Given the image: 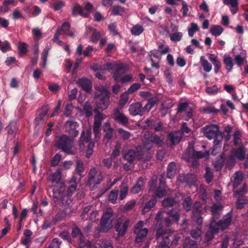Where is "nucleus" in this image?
<instances>
[{"label":"nucleus","instance_id":"1","mask_svg":"<svg viewBox=\"0 0 248 248\" xmlns=\"http://www.w3.org/2000/svg\"><path fill=\"white\" fill-rule=\"evenodd\" d=\"M54 146L67 155H74L76 152L75 140L66 134H63L56 137Z\"/></svg>","mask_w":248,"mask_h":248},{"label":"nucleus","instance_id":"2","mask_svg":"<svg viewBox=\"0 0 248 248\" xmlns=\"http://www.w3.org/2000/svg\"><path fill=\"white\" fill-rule=\"evenodd\" d=\"M202 130L208 139H214V148L211 154L215 155V152L221 144L223 138L222 133L219 130L218 126L216 124L206 125L202 128Z\"/></svg>","mask_w":248,"mask_h":248},{"label":"nucleus","instance_id":"3","mask_svg":"<svg viewBox=\"0 0 248 248\" xmlns=\"http://www.w3.org/2000/svg\"><path fill=\"white\" fill-rule=\"evenodd\" d=\"M109 97L110 93L105 87L100 86L96 88L94 95L96 107L94 112L96 109L98 111L99 109H106L109 105Z\"/></svg>","mask_w":248,"mask_h":248},{"label":"nucleus","instance_id":"4","mask_svg":"<svg viewBox=\"0 0 248 248\" xmlns=\"http://www.w3.org/2000/svg\"><path fill=\"white\" fill-rule=\"evenodd\" d=\"M231 221L232 217L230 216L225 217L218 222L212 220L209 226V230L205 234L207 241L212 239L214 235L217 233L219 230H225L230 224Z\"/></svg>","mask_w":248,"mask_h":248},{"label":"nucleus","instance_id":"5","mask_svg":"<svg viewBox=\"0 0 248 248\" xmlns=\"http://www.w3.org/2000/svg\"><path fill=\"white\" fill-rule=\"evenodd\" d=\"M208 154L207 152H196L192 147L187 149L183 155V158L190 167L195 169L197 168L199 165L198 159L204 157Z\"/></svg>","mask_w":248,"mask_h":248},{"label":"nucleus","instance_id":"6","mask_svg":"<svg viewBox=\"0 0 248 248\" xmlns=\"http://www.w3.org/2000/svg\"><path fill=\"white\" fill-rule=\"evenodd\" d=\"M65 191L64 183H60L57 186H55L53 188V199L55 202L60 201L62 206L67 207L71 204L72 201L69 198L70 196L64 195Z\"/></svg>","mask_w":248,"mask_h":248},{"label":"nucleus","instance_id":"7","mask_svg":"<svg viewBox=\"0 0 248 248\" xmlns=\"http://www.w3.org/2000/svg\"><path fill=\"white\" fill-rule=\"evenodd\" d=\"M115 219V216L111 208H108L103 214L98 229L99 232L107 233L113 227V222Z\"/></svg>","mask_w":248,"mask_h":248},{"label":"nucleus","instance_id":"8","mask_svg":"<svg viewBox=\"0 0 248 248\" xmlns=\"http://www.w3.org/2000/svg\"><path fill=\"white\" fill-rule=\"evenodd\" d=\"M102 180V173L101 172H98L95 168H93L89 172L87 185L89 186H94L99 184Z\"/></svg>","mask_w":248,"mask_h":248},{"label":"nucleus","instance_id":"9","mask_svg":"<svg viewBox=\"0 0 248 248\" xmlns=\"http://www.w3.org/2000/svg\"><path fill=\"white\" fill-rule=\"evenodd\" d=\"M201 205L199 202H196L194 203L192 211V220L196 224L198 227L202 226V217L201 216Z\"/></svg>","mask_w":248,"mask_h":248},{"label":"nucleus","instance_id":"10","mask_svg":"<svg viewBox=\"0 0 248 248\" xmlns=\"http://www.w3.org/2000/svg\"><path fill=\"white\" fill-rule=\"evenodd\" d=\"M129 224V220L128 219L124 220L121 218L117 219L114 226V229L118 233L117 238L125 235Z\"/></svg>","mask_w":248,"mask_h":248},{"label":"nucleus","instance_id":"11","mask_svg":"<svg viewBox=\"0 0 248 248\" xmlns=\"http://www.w3.org/2000/svg\"><path fill=\"white\" fill-rule=\"evenodd\" d=\"M95 113L94 121L93 124V132L94 135L95 139L97 140L100 138V127L103 118L101 113L97 109L95 110Z\"/></svg>","mask_w":248,"mask_h":248},{"label":"nucleus","instance_id":"12","mask_svg":"<svg viewBox=\"0 0 248 248\" xmlns=\"http://www.w3.org/2000/svg\"><path fill=\"white\" fill-rule=\"evenodd\" d=\"M64 126L65 129V133L69 135V137L73 138V139L75 140L79 133L77 130L78 127V123L73 121H68L64 124Z\"/></svg>","mask_w":248,"mask_h":248},{"label":"nucleus","instance_id":"13","mask_svg":"<svg viewBox=\"0 0 248 248\" xmlns=\"http://www.w3.org/2000/svg\"><path fill=\"white\" fill-rule=\"evenodd\" d=\"M154 192L155 193L152 195V196H155V198H161L168 194V191L166 189V182L163 175H161L159 179V186Z\"/></svg>","mask_w":248,"mask_h":248},{"label":"nucleus","instance_id":"14","mask_svg":"<svg viewBox=\"0 0 248 248\" xmlns=\"http://www.w3.org/2000/svg\"><path fill=\"white\" fill-rule=\"evenodd\" d=\"M122 156L124 159L129 163H132L136 159L140 160L142 158L140 153L136 152L134 150H128L126 152H122Z\"/></svg>","mask_w":248,"mask_h":248},{"label":"nucleus","instance_id":"15","mask_svg":"<svg viewBox=\"0 0 248 248\" xmlns=\"http://www.w3.org/2000/svg\"><path fill=\"white\" fill-rule=\"evenodd\" d=\"M129 113L132 116L143 115V112L146 111L144 107H143L141 102H138L130 105L129 108Z\"/></svg>","mask_w":248,"mask_h":248},{"label":"nucleus","instance_id":"16","mask_svg":"<svg viewBox=\"0 0 248 248\" xmlns=\"http://www.w3.org/2000/svg\"><path fill=\"white\" fill-rule=\"evenodd\" d=\"M178 180L181 183H186L189 186L194 185L197 181L196 176L193 173L181 174Z\"/></svg>","mask_w":248,"mask_h":248},{"label":"nucleus","instance_id":"17","mask_svg":"<svg viewBox=\"0 0 248 248\" xmlns=\"http://www.w3.org/2000/svg\"><path fill=\"white\" fill-rule=\"evenodd\" d=\"M91 130H88L86 132L82 130L80 139L78 140V144L79 149L83 150L85 143H89L91 141Z\"/></svg>","mask_w":248,"mask_h":248},{"label":"nucleus","instance_id":"18","mask_svg":"<svg viewBox=\"0 0 248 248\" xmlns=\"http://www.w3.org/2000/svg\"><path fill=\"white\" fill-rule=\"evenodd\" d=\"M113 118L123 125H126L128 123L127 117L117 108L114 109Z\"/></svg>","mask_w":248,"mask_h":248},{"label":"nucleus","instance_id":"19","mask_svg":"<svg viewBox=\"0 0 248 248\" xmlns=\"http://www.w3.org/2000/svg\"><path fill=\"white\" fill-rule=\"evenodd\" d=\"M128 70V66L126 64H119L116 65V71L113 75L115 81H119L123 77L124 74Z\"/></svg>","mask_w":248,"mask_h":248},{"label":"nucleus","instance_id":"20","mask_svg":"<svg viewBox=\"0 0 248 248\" xmlns=\"http://www.w3.org/2000/svg\"><path fill=\"white\" fill-rule=\"evenodd\" d=\"M178 196L179 198H181V200H183L182 204L185 211L189 212L191 210H193L194 204H193L192 200L190 197H185L181 193H178Z\"/></svg>","mask_w":248,"mask_h":248},{"label":"nucleus","instance_id":"21","mask_svg":"<svg viewBox=\"0 0 248 248\" xmlns=\"http://www.w3.org/2000/svg\"><path fill=\"white\" fill-rule=\"evenodd\" d=\"M133 232L136 235L135 242L136 243H140L143 241L146 238L148 232V229L144 228L143 230L133 231Z\"/></svg>","mask_w":248,"mask_h":248},{"label":"nucleus","instance_id":"22","mask_svg":"<svg viewBox=\"0 0 248 248\" xmlns=\"http://www.w3.org/2000/svg\"><path fill=\"white\" fill-rule=\"evenodd\" d=\"M103 131L105 133L104 136V140L107 141L111 140L113 137V132L114 129L110 127V123H105L103 126Z\"/></svg>","mask_w":248,"mask_h":248},{"label":"nucleus","instance_id":"23","mask_svg":"<svg viewBox=\"0 0 248 248\" xmlns=\"http://www.w3.org/2000/svg\"><path fill=\"white\" fill-rule=\"evenodd\" d=\"M178 194L174 198H167L162 201V205L165 207H170L178 204L180 202Z\"/></svg>","mask_w":248,"mask_h":248},{"label":"nucleus","instance_id":"24","mask_svg":"<svg viewBox=\"0 0 248 248\" xmlns=\"http://www.w3.org/2000/svg\"><path fill=\"white\" fill-rule=\"evenodd\" d=\"M77 83L87 93H89L91 91L92 87V82L86 78H82L78 79Z\"/></svg>","mask_w":248,"mask_h":248},{"label":"nucleus","instance_id":"25","mask_svg":"<svg viewBox=\"0 0 248 248\" xmlns=\"http://www.w3.org/2000/svg\"><path fill=\"white\" fill-rule=\"evenodd\" d=\"M234 155L239 160H243L246 156V149L244 144H241L239 147L237 149H234L232 150Z\"/></svg>","mask_w":248,"mask_h":248},{"label":"nucleus","instance_id":"26","mask_svg":"<svg viewBox=\"0 0 248 248\" xmlns=\"http://www.w3.org/2000/svg\"><path fill=\"white\" fill-rule=\"evenodd\" d=\"M49 109V107L47 105L43 106L42 107L41 109L39 111L38 116L35 119L36 126L39 125L40 121L44 120V117L47 114Z\"/></svg>","mask_w":248,"mask_h":248},{"label":"nucleus","instance_id":"27","mask_svg":"<svg viewBox=\"0 0 248 248\" xmlns=\"http://www.w3.org/2000/svg\"><path fill=\"white\" fill-rule=\"evenodd\" d=\"M183 133L180 131L170 132L169 134L170 140L172 144H178L182 140Z\"/></svg>","mask_w":248,"mask_h":248},{"label":"nucleus","instance_id":"28","mask_svg":"<svg viewBox=\"0 0 248 248\" xmlns=\"http://www.w3.org/2000/svg\"><path fill=\"white\" fill-rule=\"evenodd\" d=\"M62 178V173L61 171L58 170L54 173L51 174L49 175L48 180L51 182L56 184V185L53 186H57L58 185L61 183H64L62 181H61Z\"/></svg>","mask_w":248,"mask_h":248},{"label":"nucleus","instance_id":"29","mask_svg":"<svg viewBox=\"0 0 248 248\" xmlns=\"http://www.w3.org/2000/svg\"><path fill=\"white\" fill-rule=\"evenodd\" d=\"M202 227L196 226V225L193 224V228L190 232V235L193 238L197 240H201L202 235Z\"/></svg>","mask_w":248,"mask_h":248},{"label":"nucleus","instance_id":"30","mask_svg":"<svg viewBox=\"0 0 248 248\" xmlns=\"http://www.w3.org/2000/svg\"><path fill=\"white\" fill-rule=\"evenodd\" d=\"M164 137L162 135L158 136L156 134H152L149 138V140L158 147H161L164 144Z\"/></svg>","mask_w":248,"mask_h":248},{"label":"nucleus","instance_id":"31","mask_svg":"<svg viewBox=\"0 0 248 248\" xmlns=\"http://www.w3.org/2000/svg\"><path fill=\"white\" fill-rule=\"evenodd\" d=\"M94 109L93 108L91 103L88 101L85 103L83 108L80 109V112H83L86 117H90L93 115Z\"/></svg>","mask_w":248,"mask_h":248},{"label":"nucleus","instance_id":"32","mask_svg":"<svg viewBox=\"0 0 248 248\" xmlns=\"http://www.w3.org/2000/svg\"><path fill=\"white\" fill-rule=\"evenodd\" d=\"M222 205L220 203L214 204L211 207V211L212 213V220H216L219 217V212L221 211Z\"/></svg>","mask_w":248,"mask_h":248},{"label":"nucleus","instance_id":"33","mask_svg":"<svg viewBox=\"0 0 248 248\" xmlns=\"http://www.w3.org/2000/svg\"><path fill=\"white\" fill-rule=\"evenodd\" d=\"M158 102L159 99L157 96L149 98L148 99V103L144 106V109L146 112H149L153 107L158 104Z\"/></svg>","mask_w":248,"mask_h":248},{"label":"nucleus","instance_id":"34","mask_svg":"<svg viewBox=\"0 0 248 248\" xmlns=\"http://www.w3.org/2000/svg\"><path fill=\"white\" fill-rule=\"evenodd\" d=\"M144 182L141 178H140L136 184L133 186L131 189V192L133 194H137L141 191L144 186Z\"/></svg>","mask_w":248,"mask_h":248},{"label":"nucleus","instance_id":"35","mask_svg":"<svg viewBox=\"0 0 248 248\" xmlns=\"http://www.w3.org/2000/svg\"><path fill=\"white\" fill-rule=\"evenodd\" d=\"M78 13L85 17H88L89 15L88 13H84L83 9L82 7L76 4L72 9V15L74 16H76Z\"/></svg>","mask_w":248,"mask_h":248},{"label":"nucleus","instance_id":"36","mask_svg":"<svg viewBox=\"0 0 248 248\" xmlns=\"http://www.w3.org/2000/svg\"><path fill=\"white\" fill-rule=\"evenodd\" d=\"M156 200L155 196H152V199L147 202L142 210L143 214L148 212L156 204Z\"/></svg>","mask_w":248,"mask_h":248},{"label":"nucleus","instance_id":"37","mask_svg":"<svg viewBox=\"0 0 248 248\" xmlns=\"http://www.w3.org/2000/svg\"><path fill=\"white\" fill-rule=\"evenodd\" d=\"M209 58L210 61L213 63L215 66V72L217 73L221 67V63L218 60L217 56L213 54H209Z\"/></svg>","mask_w":248,"mask_h":248},{"label":"nucleus","instance_id":"38","mask_svg":"<svg viewBox=\"0 0 248 248\" xmlns=\"http://www.w3.org/2000/svg\"><path fill=\"white\" fill-rule=\"evenodd\" d=\"M84 170L83 162L81 160H78L76 162L75 172L77 174L80 176L79 179H81L84 176Z\"/></svg>","mask_w":248,"mask_h":248},{"label":"nucleus","instance_id":"39","mask_svg":"<svg viewBox=\"0 0 248 248\" xmlns=\"http://www.w3.org/2000/svg\"><path fill=\"white\" fill-rule=\"evenodd\" d=\"M176 165L174 162L169 163L167 167V177L169 178H172L176 173Z\"/></svg>","mask_w":248,"mask_h":248},{"label":"nucleus","instance_id":"40","mask_svg":"<svg viewBox=\"0 0 248 248\" xmlns=\"http://www.w3.org/2000/svg\"><path fill=\"white\" fill-rule=\"evenodd\" d=\"M233 142L235 146L243 144L242 142L241 134L238 130H235L233 134Z\"/></svg>","mask_w":248,"mask_h":248},{"label":"nucleus","instance_id":"41","mask_svg":"<svg viewBox=\"0 0 248 248\" xmlns=\"http://www.w3.org/2000/svg\"><path fill=\"white\" fill-rule=\"evenodd\" d=\"M197 246L196 241L192 240L190 237H187L185 239L183 243L184 248H196Z\"/></svg>","mask_w":248,"mask_h":248},{"label":"nucleus","instance_id":"42","mask_svg":"<svg viewBox=\"0 0 248 248\" xmlns=\"http://www.w3.org/2000/svg\"><path fill=\"white\" fill-rule=\"evenodd\" d=\"M234 175L233 187V188H236L241 184L243 179V176L242 173L238 171L236 172Z\"/></svg>","mask_w":248,"mask_h":248},{"label":"nucleus","instance_id":"43","mask_svg":"<svg viewBox=\"0 0 248 248\" xmlns=\"http://www.w3.org/2000/svg\"><path fill=\"white\" fill-rule=\"evenodd\" d=\"M117 130L120 137L124 140H128L132 135L130 132L122 128H118Z\"/></svg>","mask_w":248,"mask_h":248},{"label":"nucleus","instance_id":"44","mask_svg":"<svg viewBox=\"0 0 248 248\" xmlns=\"http://www.w3.org/2000/svg\"><path fill=\"white\" fill-rule=\"evenodd\" d=\"M200 62L203 70L206 72H210L212 69V65L208 61L205 59L203 56H202L200 59Z\"/></svg>","mask_w":248,"mask_h":248},{"label":"nucleus","instance_id":"45","mask_svg":"<svg viewBox=\"0 0 248 248\" xmlns=\"http://www.w3.org/2000/svg\"><path fill=\"white\" fill-rule=\"evenodd\" d=\"M143 31V27L140 24L135 25L131 29V33L135 36L139 35L142 33Z\"/></svg>","mask_w":248,"mask_h":248},{"label":"nucleus","instance_id":"46","mask_svg":"<svg viewBox=\"0 0 248 248\" xmlns=\"http://www.w3.org/2000/svg\"><path fill=\"white\" fill-rule=\"evenodd\" d=\"M128 186L125 183H122L120 186V191L119 198L123 200L127 195L128 192Z\"/></svg>","mask_w":248,"mask_h":248},{"label":"nucleus","instance_id":"47","mask_svg":"<svg viewBox=\"0 0 248 248\" xmlns=\"http://www.w3.org/2000/svg\"><path fill=\"white\" fill-rule=\"evenodd\" d=\"M157 179L156 177H153L149 182V191L154 192L158 186Z\"/></svg>","mask_w":248,"mask_h":248},{"label":"nucleus","instance_id":"48","mask_svg":"<svg viewBox=\"0 0 248 248\" xmlns=\"http://www.w3.org/2000/svg\"><path fill=\"white\" fill-rule=\"evenodd\" d=\"M223 31V28L219 25H215L210 29L211 33L216 36L220 35Z\"/></svg>","mask_w":248,"mask_h":248},{"label":"nucleus","instance_id":"49","mask_svg":"<svg viewBox=\"0 0 248 248\" xmlns=\"http://www.w3.org/2000/svg\"><path fill=\"white\" fill-rule=\"evenodd\" d=\"M94 146V143L93 141H90L87 146L86 150L85 156L87 158H89L93 155V147Z\"/></svg>","mask_w":248,"mask_h":248},{"label":"nucleus","instance_id":"50","mask_svg":"<svg viewBox=\"0 0 248 248\" xmlns=\"http://www.w3.org/2000/svg\"><path fill=\"white\" fill-rule=\"evenodd\" d=\"M248 202V201L245 197H239L237 200L236 207L238 209H242Z\"/></svg>","mask_w":248,"mask_h":248},{"label":"nucleus","instance_id":"51","mask_svg":"<svg viewBox=\"0 0 248 248\" xmlns=\"http://www.w3.org/2000/svg\"><path fill=\"white\" fill-rule=\"evenodd\" d=\"M224 63L226 65V67L228 71H230L233 65L232 59L230 57H225L224 59Z\"/></svg>","mask_w":248,"mask_h":248},{"label":"nucleus","instance_id":"52","mask_svg":"<svg viewBox=\"0 0 248 248\" xmlns=\"http://www.w3.org/2000/svg\"><path fill=\"white\" fill-rule=\"evenodd\" d=\"M169 232V230L157 229L155 234L156 239L159 240V239L163 238L166 236Z\"/></svg>","mask_w":248,"mask_h":248},{"label":"nucleus","instance_id":"53","mask_svg":"<svg viewBox=\"0 0 248 248\" xmlns=\"http://www.w3.org/2000/svg\"><path fill=\"white\" fill-rule=\"evenodd\" d=\"M118 190H112L108 195V201L112 203H114L117 200Z\"/></svg>","mask_w":248,"mask_h":248},{"label":"nucleus","instance_id":"54","mask_svg":"<svg viewBox=\"0 0 248 248\" xmlns=\"http://www.w3.org/2000/svg\"><path fill=\"white\" fill-rule=\"evenodd\" d=\"M213 177V173L209 167L206 168V173L205 174V178L206 181L207 183H210L212 181Z\"/></svg>","mask_w":248,"mask_h":248},{"label":"nucleus","instance_id":"55","mask_svg":"<svg viewBox=\"0 0 248 248\" xmlns=\"http://www.w3.org/2000/svg\"><path fill=\"white\" fill-rule=\"evenodd\" d=\"M27 45L25 43L23 42H19V45L18 46L19 51V55H25L27 53Z\"/></svg>","mask_w":248,"mask_h":248},{"label":"nucleus","instance_id":"56","mask_svg":"<svg viewBox=\"0 0 248 248\" xmlns=\"http://www.w3.org/2000/svg\"><path fill=\"white\" fill-rule=\"evenodd\" d=\"M171 236V235H166L163 238H162V240L160 242V247L161 248H164L166 246H167L170 242V237Z\"/></svg>","mask_w":248,"mask_h":248},{"label":"nucleus","instance_id":"57","mask_svg":"<svg viewBox=\"0 0 248 248\" xmlns=\"http://www.w3.org/2000/svg\"><path fill=\"white\" fill-rule=\"evenodd\" d=\"M128 93L127 92H124L120 96L119 104L122 106L124 105L128 99Z\"/></svg>","mask_w":248,"mask_h":248},{"label":"nucleus","instance_id":"58","mask_svg":"<svg viewBox=\"0 0 248 248\" xmlns=\"http://www.w3.org/2000/svg\"><path fill=\"white\" fill-rule=\"evenodd\" d=\"M61 243L62 242L58 238H54L52 240L47 248H59Z\"/></svg>","mask_w":248,"mask_h":248},{"label":"nucleus","instance_id":"59","mask_svg":"<svg viewBox=\"0 0 248 248\" xmlns=\"http://www.w3.org/2000/svg\"><path fill=\"white\" fill-rule=\"evenodd\" d=\"M92 207V205H89L87 206L83 209L82 213L81 215V217L82 219L85 220L88 219V215H87V214L91 210Z\"/></svg>","mask_w":248,"mask_h":248},{"label":"nucleus","instance_id":"60","mask_svg":"<svg viewBox=\"0 0 248 248\" xmlns=\"http://www.w3.org/2000/svg\"><path fill=\"white\" fill-rule=\"evenodd\" d=\"M141 85L139 83H134L128 89L127 92L129 93H133L139 89Z\"/></svg>","mask_w":248,"mask_h":248},{"label":"nucleus","instance_id":"61","mask_svg":"<svg viewBox=\"0 0 248 248\" xmlns=\"http://www.w3.org/2000/svg\"><path fill=\"white\" fill-rule=\"evenodd\" d=\"M71 235L73 237H77L78 236L81 237L83 236L80 230L77 227H73L72 228Z\"/></svg>","mask_w":248,"mask_h":248},{"label":"nucleus","instance_id":"62","mask_svg":"<svg viewBox=\"0 0 248 248\" xmlns=\"http://www.w3.org/2000/svg\"><path fill=\"white\" fill-rule=\"evenodd\" d=\"M145 127L149 128H153L155 126V120L153 118H149L145 121Z\"/></svg>","mask_w":248,"mask_h":248},{"label":"nucleus","instance_id":"63","mask_svg":"<svg viewBox=\"0 0 248 248\" xmlns=\"http://www.w3.org/2000/svg\"><path fill=\"white\" fill-rule=\"evenodd\" d=\"M101 37V34L96 29H93V33L91 36V40L93 42H97Z\"/></svg>","mask_w":248,"mask_h":248},{"label":"nucleus","instance_id":"64","mask_svg":"<svg viewBox=\"0 0 248 248\" xmlns=\"http://www.w3.org/2000/svg\"><path fill=\"white\" fill-rule=\"evenodd\" d=\"M61 158V155L59 154H57L56 155H55L51 160L52 165L54 166L58 165L59 162H60Z\"/></svg>","mask_w":248,"mask_h":248}]
</instances>
